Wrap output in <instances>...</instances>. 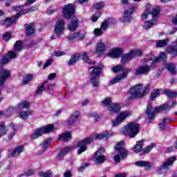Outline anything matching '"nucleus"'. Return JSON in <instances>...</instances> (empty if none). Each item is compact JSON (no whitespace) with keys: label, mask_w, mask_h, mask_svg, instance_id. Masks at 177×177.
Instances as JSON below:
<instances>
[{"label":"nucleus","mask_w":177,"mask_h":177,"mask_svg":"<svg viewBox=\"0 0 177 177\" xmlns=\"http://www.w3.org/2000/svg\"><path fill=\"white\" fill-rule=\"evenodd\" d=\"M159 60L165 62L167 60V54L165 53H160L159 57L154 58V56L149 55L148 57L142 60L143 65L138 67L135 71V75H146L150 73L151 68H154L157 66Z\"/></svg>","instance_id":"f257e3e1"},{"label":"nucleus","mask_w":177,"mask_h":177,"mask_svg":"<svg viewBox=\"0 0 177 177\" xmlns=\"http://www.w3.org/2000/svg\"><path fill=\"white\" fill-rule=\"evenodd\" d=\"M111 136H114V132L109 131L102 134H93L84 140L79 141L77 145V147H79L77 154L81 156L82 153L86 151V146H88V145L90 143H92V142H94V140H96V139H109V138H111Z\"/></svg>","instance_id":"f03ea898"},{"label":"nucleus","mask_w":177,"mask_h":177,"mask_svg":"<svg viewBox=\"0 0 177 177\" xmlns=\"http://www.w3.org/2000/svg\"><path fill=\"white\" fill-rule=\"evenodd\" d=\"M111 70L113 73H120L121 71H122V73L117 75L115 77L112 79L109 82V85H114V84H118V82H120V81H122L125 80L127 77H128V74H129V73H132V68H124V66L122 65H115V66L111 68Z\"/></svg>","instance_id":"7ed1b4c3"},{"label":"nucleus","mask_w":177,"mask_h":177,"mask_svg":"<svg viewBox=\"0 0 177 177\" xmlns=\"http://www.w3.org/2000/svg\"><path fill=\"white\" fill-rule=\"evenodd\" d=\"M150 92V85L146 84L143 86L142 84H138L130 89L131 96L129 99H142Z\"/></svg>","instance_id":"20e7f679"},{"label":"nucleus","mask_w":177,"mask_h":177,"mask_svg":"<svg viewBox=\"0 0 177 177\" xmlns=\"http://www.w3.org/2000/svg\"><path fill=\"white\" fill-rule=\"evenodd\" d=\"M140 131V126L138 123L130 122L122 128L120 133L129 138H135Z\"/></svg>","instance_id":"39448f33"},{"label":"nucleus","mask_w":177,"mask_h":177,"mask_svg":"<svg viewBox=\"0 0 177 177\" xmlns=\"http://www.w3.org/2000/svg\"><path fill=\"white\" fill-rule=\"evenodd\" d=\"M160 8L159 6H154L151 8V15L152 19L151 21L144 22L142 26L144 30H149V28H151L153 26H156L157 21L160 18Z\"/></svg>","instance_id":"423d86ee"},{"label":"nucleus","mask_w":177,"mask_h":177,"mask_svg":"<svg viewBox=\"0 0 177 177\" xmlns=\"http://www.w3.org/2000/svg\"><path fill=\"white\" fill-rule=\"evenodd\" d=\"M124 141H120L116 145L115 147V151L118 153V154L115 155L114 156V160L116 163L120 162V160L127 158V156L129 154V152L128 151V150L124 148Z\"/></svg>","instance_id":"0eeeda50"},{"label":"nucleus","mask_w":177,"mask_h":177,"mask_svg":"<svg viewBox=\"0 0 177 177\" xmlns=\"http://www.w3.org/2000/svg\"><path fill=\"white\" fill-rule=\"evenodd\" d=\"M167 107H168V104H164L163 106H160L156 108L153 106L152 103H149L147 107L146 114L148 115L149 120H154L156 117V113H160V111H162L164 110H167Z\"/></svg>","instance_id":"6e6552de"},{"label":"nucleus","mask_w":177,"mask_h":177,"mask_svg":"<svg viewBox=\"0 0 177 177\" xmlns=\"http://www.w3.org/2000/svg\"><path fill=\"white\" fill-rule=\"evenodd\" d=\"M136 9H138V6L136 4H132L129 6L124 10V16L121 19V21H122V23H129L131 20H132V15H133V12H135Z\"/></svg>","instance_id":"1a4fd4ad"},{"label":"nucleus","mask_w":177,"mask_h":177,"mask_svg":"<svg viewBox=\"0 0 177 177\" xmlns=\"http://www.w3.org/2000/svg\"><path fill=\"white\" fill-rule=\"evenodd\" d=\"M176 161V157L173 156L166 159L158 168L157 171L158 174H164L165 169H168L169 167H172L174 165V162Z\"/></svg>","instance_id":"9d476101"},{"label":"nucleus","mask_w":177,"mask_h":177,"mask_svg":"<svg viewBox=\"0 0 177 177\" xmlns=\"http://www.w3.org/2000/svg\"><path fill=\"white\" fill-rule=\"evenodd\" d=\"M75 13V7L73 4H67L62 9V14L65 19H71Z\"/></svg>","instance_id":"9b49d317"},{"label":"nucleus","mask_w":177,"mask_h":177,"mask_svg":"<svg viewBox=\"0 0 177 177\" xmlns=\"http://www.w3.org/2000/svg\"><path fill=\"white\" fill-rule=\"evenodd\" d=\"M64 26L66 22L64 19H58L55 25L54 32L57 37H62L64 34Z\"/></svg>","instance_id":"f8f14e48"},{"label":"nucleus","mask_w":177,"mask_h":177,"mask_svg":"<svg viewBox=\"0 0 177 177\" xmlns=\"http://www.w3.org/2000/svg\"><path fill=\"white\" fill-rule=\"evenodd\" d=\"M104 148H100L98 149L93 156V161L96 162V164H102L106 161V157L103 156L104 153Z\"/></svg>","instance_id":"ddd939ff"},{"label":"nucleus","mask_w":177,"mask_h":177,"mask_svg":"<svg viewBox=\"0 0 177 177\" xmlns=\"http://www.w3.org/2000/svg\"><path fill=\"white\" fill-rule=\"evenodd\" d=\"M102 68H103V64H100L98 66H91L88 68L89 73L91 77H99L102 73Z\"/></svg>","instance_id":"4468645a"},{"label":"nucleus","mask_w":177,"mask_h":177,"mask_svg":"<svg viewBox=\"0 0 177 177\" xmlns=\"http://www.w3.org/2000/svg\"><path fill=\"white\" fill-rule=\"evenodd\" d=\"M106 43L102 40H100L96 44L95 52L97 55H100L106 52Z\"/></svg>","instance_id":"2eb2a0df"},{"label":"nucleus","mask_w":177,"mask_h":177,"mask_svg":"<svg viewBox=\"0 0 177 177\" xmlns=\"http://www.w3.org/2000/svg\"><path fill=\"white\" fill-rule=\"evenodd\" d=\"M124 53V49L121 48H113L109 53V56L113 57V59H117Z\"/></svg>","instance_id":"dca6fc26"},{"label":"nucleus","mask_w":177,"mask_h":177,"mask_svg":"<svg viewBox=\"0 0 177 177\" xmlns=\"http://www.w3.org/2000/svg\"><path fill=\"white\" fill-rule=\"evenodd\" d=\"M85 38V35H81V32H77L76 33H73L68 37V42H74L75 39H79V41H82Z\"/></svg>","instance_id":"f3484780"},{"label":"nucleus","mask_w":177,"mask_h":177,"mask_svg":"<svg viewBox=\"0 0 177 177\" xmlns=\"http://www.w3.org/2000/svg\"><path fill=\"white\" fill-rule=\"evenodd\" d=\"M132 59H133V55L130 50L129 53L122 55L120 62L122 64H127L129 62H131Z\"/></svg>","instance_id":"a211bd4d"},{"label":"nucleus","mask_w":177,"mask_h":177,"mask_svg":"<svg viewBox=\"0 0 177 177\" xmlns=\"http://www.w3.org/2000/svg\"><path fill=\"white\" fill-rule=\"evenodd\" d=\"M132 115V111L130 110H125L120 111L118 114V117L124 122L127 118H129Z\"/></svg>","instance_id":"6ab92c4d"},{"label":"nucleus","mask_w":177,"mask_h":177,"mask_svg":"<svg viewBox=\"0 0 177 177\" xmlns=\"http://www.w3.org/2000/svg\"><path fill=\"white\" fill-rule=\"evenodd\" d=\"M121 109H122V107L120 104H111L108 106V110L110 114H114V113H118V111H120Z\"/></svg>","instance_id":"aec40b11"},{"label":"nucleus","mask_w":177,"mask_h":177,"mask_svg":"<svg viewBox=\"0 0 177 177\" xmlns=\"http://www.w3.org/2000/svg\"><path fill=\"white\" fill-rule=\"evenodd\" d=\"M150 15H151V4L147 3L146 7H145V11L141 15V19L142 20H146V19H149V16H150Z\"/></svg>","instance_id":"412c9836"},{"label":"nucleus","mask_w":177,"mask_h":177,"mask_svg":"<svg viewBox=\"0 0 177 177\" xmlns=\"http://www.w3.org/2000/svg\"><path fill=\"white\" fill-rule=\"evenodd\" d=\"M72 19L71 22L68 25V28L70 31H74L78 28V19L77 17H73L71 18Z\"/></svg>","instance_id":"4be33fe9"},{"label":"nucleus","mask_w":177,"mask_h":177,"mask_svg":"<svg viewBox=\"0 0 177 177\" xmlns=\"http://www.w3.org/2000/svg\"><path fill=\"white\" fill-rule=\"evenodd\" d=\"M40 129H41V132L44 135L45 133H50L52 132H55L56 127H55L53 124H48L43 127H40Z\"/></svg>","instance_id":"5701e85b"},{"label":"nucleus","mask_w":177,"mask_h":177,"mask_svg":"<svg viewBox=\"0 0 177 177\" xmlns=\"http://www.w3.org/2000/svg\"><path fill=\"white\" fill-rule=\"evenodd\" d=\"M12 10L18 12L15 16L16 19H19V17L21 16V15H25V14H23V11L24 10V5H21V6L17 5L12 8Z\"/></svg>","instance_id":"b1692460"},{"label":"nucleus","mask_w":177,"mask_h":177,"mask_svg":"<svg viewBox=\"0 0 177 177\" xmlns=\"http://www.w3.org/2000/svg\"><path fill=\"white\" fill-rule=\"evenodd\" d=\"M58 140H62V142H68L71 140V132L65 131L64 133L59 135Z\"/></svg>","instance_id":"393cba45"},{"label":"nucleus","mask_w":177,"mask_h":177,"mask_svg":"<svg viewBox=\"0 0 177 177\" xmlns=\"http://www.w3.org/2000/svg\"><path fill=\"white\" fill-rule=\"evenodd\" d=\"M17 55L13 51H10L6 55L3 57V63H9L11 59H15Z\"/></svg>","instance_id":"a878e982"},{"label":"nucleus","mask_w":177,"mask_h":177,"mask_svg":"<svg viewBox=\"0 0 177 177\" xmlns=\"http://www.w3.org/2000/svg\"><path fill=\"white\" fill-rule=\"evenodd\" d=\"M135 165L136 167H144L146 169H150V168L153 167V165L150 162L143 160L136 162Z\"/></svg>","instance_id":"bb28decb"},{"label":"nucleus","mask_w":177,"mask_h":177,"mask_svg":"<svg viewBox=\"0 0 177 177\" xmlns=\"http://www.w3.org/2000/svg\"><path fill=\"white\" fill-rule=\"evenodd\" d=\"M17 19L16 17L12 18H6L3 21V25L7 27H10V26H13L15 23H17Z\"/></svg>","instance_id":"cd10ccee"},{"label":"nucleus","mask_w":177,"mask_h":177,"mask_svg":"<svg viewBox=\"0 0 177 177\" xmlns=\"http://www.w3.org/2000/svg\"><path fill=\"white\" fill-rule=\"evenodd\" d=\"M71 150H73V147H64L58 154L57 157L59 159L63 158L66 154L70 153V151H71Z\"/></svg>","instance_id":"c85d7f7f"},{"label":"nucleus","mask_w":177,"mask_h":177,"mask_svg":"<svg viewBox=\"0 0 177 177\" xmlns=\"http://www.w3.org/2000/svg\"><path fill=\"white\" fill-rule=\"evenodd\" d=\"M165 68L169 71L171 74H176V65L174 63L165 64Z\"/></svg>","instance_id":"c756f323"},{"label":"nucleus","mask_w":177,"mask_h":177,"mask_svg":"<svg viewBox=\"0 0 177 177\" xmlns=\"http://www.w3.org/2000/svg\"><path fill=\"white\" fill-rule=\"evenodd\" d=\"M81 57V55L80 53H76L73 55H72L71 58L68 62V66H73V64H75L78 60H80V58Z\"/></svg>","instance_id":"7c9ffc66"},{"label":"nucleus","mask_w":177,"mask_h":177,"mask_svg":"<svg viewBox=\"0 0 177 177\" xmlns=\"http://www.w3.org/2000/svg\"><path fill=\"white\" fill-rule=\"evenodd\" d=\"M43 135L44 133H42V130L41 129V128H39L33 131V133L30 136V138L34 140L35 139H38V138H40V136H42Z\"/></svg>","instance_id":"2f4dec72"},{"label":"nucleus","mask_w":177,"mask_h":177,"mask_svg":"<svg viewBox=\"0 0 177 177\" xmlns=\"http://www.w3.org/2000/svg\"><path fill=\"white\" fill-rule=\"evenodd\" d=\"M24 151V146L20 145L17 147L13 151H12V156L13 157H17L18 156H20L21 153Z\"/></svg>","instance_id":"473e14b6"},{"label":"nucleus","mask_w":177,"mask_h":177,"mask_svg":"<svg viewBox=\"0 0 177 177\" xmlns=\"http://www.w3.org/2000/svg\"><path fill=\"white\" fill-rule=\"evenodd\" d=\"M144 142L145 141L143 140L138 141L133 148V151H134V153H140L143 148Z\"/></svg>","instance_id":"72a5a7b5"},{"label":"nucleus","mask_w":177,"mask_h":177,"mask_svg":"<svg viewBox=\"0 0 177 177\" xmlns=\"http://www.w3.org/2000/svg\"><path fill=\"white\" fill-rule=\"evenodd\" d=\"M22 109L28 110V109H30V102L27 101H23L17 105V110H21Z\"/></svg>","instance_id":"f704fd0d"},{"label":"nucleus","mask_w":177,"mask_h":177,"mask_svg":"<svg viewBox=\"0 0 177 177\" xmlns=\"http://www.w3.org/2000/svg\"><path fill=\"white\" fill-rule=\"evenodd\" d=\"M31 114H32V111H21L19 113L18 117L21 120H27L28 118V116L31 115Z\"/></svg>","instance_id":"c9c22d12"},{"label":"nucleus","mask_w":177,"mask_h":177,"mask_svg":"<svg viewBox=\"0 0 177 177\" xmlns=\"http://www.w3.org/2000/svg\"><path fill=\"white\" fill-rule=\"evenodd\" d=\"M78 117H80V112H75L73 113L68 120V125H73V124L77 121Z\"/></svg>","instance_id":"e433bc0d"},{"label":"nucleus","mask_w":177,"mask_h":177,"mask_svg":"<svg viewBox=\"0 0 177 177\" xmlns=\"http://www.w3.org/2000/svg\"><path fill=\"white\" fill-rule=\"evenodd\" d=\"M10 129H8V131H10L8 133V139L11 140V139H13V136L16 135V127H15V124H10Z\"/></svg>","instance_id":"4c0bfd02"},{"label":"nucleus","mask_w":177,"mask_h":177,"mask_svg":"<svg viewBox=\"0 0 177 177\" xmlns=\"http://www.w3.org/2000/svg\"><path fill=\"white\" fill-rule=\"evenodd\" d=\"M25 28L26 30V34L28 35H32L35 32V29L34 28V24H30V25L26 24Z\"/></svg>","instance_id":"58836bf2"},{"label":"nucleus","mask_w":177,"mask_h":177,"mask_svg":"<svg viewBox=\"0 0 177 177\" xmlns=\"http://www.w3.org/2000/svg\"><path fill=\"white\" fill-rule=\"evenodd\" d=\"M0 77L5 80H8V78H10V71L5 68L0 69Z\"/></svg>","instance_id":"ea45409f"},{"label":"nucleus","mask_w":177,"mask_h":177,"mask_svg":"<svg viewBox=\"0 0 177 177\" xmlns=\"http://www.w3.org/2000/svg\"><path fill=\"white\" fill-rule=\"evenodd\" d=\"M32 80H34V75L28 74L24 77L22 84L23 85H28V84L30 83Z\"/></svg>","instance_id":"a19ab883"},{"label":"nucleus","mask_w":177,"mask_h":177,"mask_svg":"<svg viewBox=\"0 0 177 177\" xmlns=\"http://www.w3.org/2000/svg\"><path fill=\"white\" fill-rule=\"evenodd\" d=\"M168 42H169V39H168L158 40L156 42V45L157 48H164V46H167V45H168Z\"/></svg>","instance_id":"79ce46f5"},{"label":"nucleus","mask_w":177,"mask_h":177,"mask_svg":"<svg viewBox=\"0 0 177 177\" xmlns=\"http://www.w3.org/2000/svg\"><path fill=\"white\" fill-rule=\"evenodd\" d=\"M6 133H8V129H6L5 122H2L0 123V138H2V136H5Z\"/></svg>","instance_id":"37998d69"},{"label":"nucleus","mask_w":177,"mask_h":177,"mask_svg":"<svg viewBox=\"0 0 177 177\" xmlns=\"http://www.w3.org/2000/svg\"><path fill=\"white\" fill-rule=\"evenodd\" d=\"M82 59L85 63H87V64H93L95 65L96 62L95 61H91V59L88 57V53H82Z\"/></svg>","instance_id":"c03bdc74"},{"label":"nucleus","mask_w":177,"mask_h":177,"mask_svg":"<svg viewBox=\"0 0 177 177\" xmlns=\"http://www.w3.org/2000/svg\"><path fill=\"white\" fill-rule=\"evenodd\" d=\"M23 50V42L20 40L16 41L14 46V50L15 52H20V50Z\"/></svg>","instance_id":"a18cd8bd"},{"label":"nucleus","mask_w":177,"mask_h":177,"mask_svg":"<svg viewBox=\"0 0 177 177\" xmlns=\"http://www.w3.org/2000/svg\"><path fill=\"white\" fill-rule=\"evenodd\" d=\"M122 121L117 116L115 119H113L111 122V125L113 128L118 127L122 124Z\"/></svg>","instance_id":"49530a36"},{"label":"nucleus","mask_w":177,"mask_h":177,"mask_svg":"<svg viewBox=\"0 0 177 177\" xmlns=\"http://www.w3.org/2000/svg\"><path fill=\"white\" fill-rule=\"evenodd\" d=\"M91 82L93 88H99V85H100V82L97 80V77H91Z\"/></svg>","instance_id":"de8ad7c7"},{"label":"nucleus","mask_w":177,"mask_h":177,"mask_svg":"<svg viewBox=\"0 0 177 177\" xmlns=\"http://www.w3.org/2000/svg\"><path fill=\"white\" fill-rule=\"evenodd\" d=\"M45 84L46 82H43L41 85L37 87V90L36 91V95H41L44 91H46V88L45 87Z\"/></svg>","instance_id":"09e8293b"},{"label":"nucleus","mask_w":177,"mask_h":177,"mask_svg":"<svg viewBox=\"0 0 177 177\" xmlns=\"http://www.w3.org/2000/svg\"><path fill=\"white\" fill-rule=\"evenodd\" d=\"M164 93L168 96V97H176L177 96V92L176 91H169V90H165Z\"/></svg>","instance_id":"8fccbe9b"},{"label":"nucleus","mask_w":177,"mask_h":177,"mask_svg":"<svg viewBox=\"0 0 177 177\" xmlns=\"http://www.w3.org/2000/svg\"><path fill=\"white\" fill-rule=\"evenodd\" d=\"M170 120L169 119L165 118H164L160 123H159V128H160V129H164L165 128V125H167V124H169Z\"/></svg>","instance_id":"3c124183"},{"label":"nucleus","mask_w":177,"mask_h":177,"mask_svg":"<svg viewBox=\"0 0 177 177\" xmlns=\"http://www.w3.org/2000/svg\"><path fill=\"white\" fill-rule=\"evenodd\" d=\"M159 95H160V90L155 89L151 92L150 99L151 100H154V99H156V97H158Z\"/></svg>","instance_id":"603ef678"},{"label":"nucleus","mask_w":177,"mask_h":177,"mask_svg":"<svg viewBox=\"0 0 177 177\" xmlns=\"http://www.w3.org/2000/svg\"><path fill=\"white\" fill-rule=\"evenodd\" d=\"M111 103V98L106 97L102 101V106L104 107H109Z\"/></svg>","instance_id":"864d4df0"},{"label":"nucleus","mask_w":177,"mask_h":177,"mask_svg":"<svg viewBox=\"0 0 177 177\" xmlns=\"http://www.w3.org/2000/svg\"><path fill=\"white\" fill-rule=\"evenodd\" d=\"M103 32H104L100 28H97L94 29L93 34L95 35V37H102Z\"/></svg>","instance_id":"5fc2aeb1"},{"label":"nucleus","mask_w":177,"mask_h":177,"mask_svg":"<svg viewBox=\"0 0 177 177\" xmlns=\"http://www.w3.org/2000/svg\"><path fill=\"white\" fill-rule=\"evenodd\" d=\"M36 10H38V8L35 6H32L28 9H25V10H24L22 12V14L27 15V13H31L32 12H36Z\"/></svg>","instance_id":"6e6d98bb"},{"label":"nucleus","mask_w":177,"mask_h":177,"mask_svg":"<svg viewBox=\"0 0 177 177\" xmlns=\"http://www.w3.org/2000/svg\"><path fill=\"white\" fill-rule=\"evenodd\" d=\"M154 147H156V144L152 143L150 145H149L148 147H145L143 149V152L145 153V154H147V153H150V151H151V150H153V149H154Z\"/></svg>","instance_id":"4d7b16f0"},{"label":"nucleus","mask_w":177,"mask_h":177,"mask_svg":"<svg viewBox=\"0 0 177 177\" xmlns=\"http://www.w3.org/2000/svg\"><path fill=\"white\" fill-rule=\"evenodd\" d=\"M131 52L133 58L136 57V56H142V55H143V51L142 50H131Z\"/></svg>","instance_id":"13d9d810"},{"label":"nucleus","mask_w":177,"mask_h":177,"mask_svg":"<svg viewBox=\"0 0 177 177\" xmlns=\"http://www.w3.org/2000/svg\"><path fill=\"white\" fill-rule=\"evenodd\" d=\"M39 175L40 177H52L53 175V173H52V171L48 170V171H47L46 172L41 171L39 174Z\"/></svg>","instance_id":"bf43d9fd"},{"label":"nucleus","mask_w":177,"mask_h":177,"mask_svg":"<svg viewBox=\"0 0 177 177\" xmlns=\"http://www.w3.org/2000/svg\"><path fill=\"white\" fill-rule=\"evenodd\" d=\"M44 82H46L44 86L46 87V91H53V89H55V84H49V83L48 82V80L44 81Z\"/></svg>","instance_id":"052dcab7"},{"label":"nucleus","mask_w":177,"mask_h":177,"mask_svg":"<svg viewBox=\"0 0 177 177\" xmlns=\"http://www.w3.org/2000/svg\"><path fill=\"white\" fill-rule=\"evenodd\" d=\"M88 116L94 118L95 121H99L100 120V116L96 112H91L88 114Z\"/></svg>","instance_id":"680f3d73"},{"label":"nucleus","mask_w":177,"mask_h":177,"mask_svg":"<svg viewBox=\"0 0 177 177\" xmlns=\"http://www.w3.org/2000/svg\"><path fill=\"white\" fill-rule=\"evenodd\" d=\"M104 32V31L107 30V28H109V21H104L101 24L100 28Z\"/></svg>","instance_id":"e2e57ef3"},{"label":"nucleus","mask_w":177,"mask_h":177,"mask_svg":"<svg viewBox=\"0 0 177 177\" xmlns=\"http://www.w3.org/2000/svg\"><path fill=\"white\" fill-rule=\"evenodd\" d=\"M94 8L97 10H100V9H102V8H104V2L101 1V2L96 3L94 5Z\"/></svg>","instance_id":"0e129e2a"},{"label":"nucleus","mask_w":177,"mask_h":177,"mask_svg":"<svg viewBox=\"0 0 177 177\" xmlns=\"http://www.w3.org/2000/svg\"><path fill=\"white\" fill-rule=\"evenodd\" d=\"M49 146H50V145L49 144V141H45L44 142H43L41 144V149L43 151L41 153V154H42V153H44V151H45L46 149H49Z\"/></svg>","instance_id":"69168bd1"},{"label":"nucleus","mask_w":177,"mask_h":177,"mask_svg":"<svg viewBox=\"0 0 177 177\" xmlns=\"http://www.w3.org/2000/svg\"><path fill=\"white\" fill-rule=\"evenodd\" d=\"M10 38H12V33H10V32H6L3 35V41H9V39H10Z\"/></svg>","instance_id":"338daca9"},{"label":"nucleus","mask_w":177,"mask_h":177,"mask_svg":"<svg viewBox=\"0 0 177 177\" xmlns=\"http://www.w3.org/2000/svg\"><path fill=\"white\" fill-rule=\"evenodd\" d=\"M100 17V12H97L91 17V21H97V19Z\"/></svg>","instance_id":"774afa93"}]
</instances>
